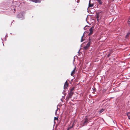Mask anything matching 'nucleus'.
Masks as SVG:
<instances>
[{"label": "nucleus", "mask_w": 130, "mask_h": 130, "mask_svg": "<svg viewBox=\"0 0 130 130\" xmlns=\"http://www.w3.org/2000/svg\"><path fill=\"white\" fill-rule=\"evenodd\" d=\"M73 125L72 126H71L70 127H69V129L73 127Z\"/></svg>", "instance_id": "4be33fe9"}, {"label": "nucleus", "mask_w": 130, "mask_h": 130, "mask_svg": "<svg viewBox=\"0 0 130 130\" xmlns=\"http://www.w3.org/2000/svg\"><path fill=\"white\" fill-rule=\"evenodd\" d=\"M73 92L70 91V92L68 93V95L67 96L68 98L69 99L71 98L72 96L73 95Z\"/></svg>", "instance_id": "423d86ee"}, {"label": "nucleus", "mask_w": 130, "mask_h": 130, "mask_svg": "<svg viewBox=\"0 0 130 130\" xmlns=\"http://www.w3.org/2000/svg\"><path fill=\"white\" fill-rule=\"evenodd\" d=\"M24 12H20L19 14H18L17 15V17H18L21 18H22L24 15Z\"/></svg>", "instance_id": "39448f33"}, {"label": "nucleus", "mask_w": 130, "mask_h": 130, "mask_svg": "<svg viewBox=\"0 0 130 130\" xmlns=\"http://www.w3.org/2000/svg\"><path fill=\"white\" fill-rule=\"evenodd\" d=\"M74 87H73L72 88H71L70 90V91L71 92H73V91L74 90Z\"/></svg>", "instance_id": "dca6fc26"}, {"label": "nucleus", "mask_w": 130, "mask_h": 130, "mask_svg": "<svg viewBox=\"0 0 130 130\" xmlns=\"http://www.w3.org/2000/svg\"><path fill=\"white\" fill-rule=\"evenodd\" d=\"M12 10L13 11V12L14 13H15V11L16 10L14 8L13 9H12Z\"/></svg>", "instance_id": "a211bd4d"}, {"label": "nucleus", "mask_w": 130, "mask_h": 130, "mask_svg": "<svg viewBox=\"0 0 130 130\" xmlns=\"http://www.w3.org/2000/svg\"><path fill=\"white\" fill-rule=\"evenodd\" d=\"M127 24L129 26H130V22L128 21Z\"/></svg>", "instance_id": "6ab92c4d"}, {"label": "nucleus", "mask_w": 130, "mask_h": 130, "mask_svg": "<svg viewBox=\"0 0 130 130\" xmlns=\"http://www.w3.org/2000/svg\"><path fill=\"white\" fill-rule=\"evenodd\" d=\"M87 9L89 13L92 14H93L95 11L94 9Z\"/></svg>", "instance_id": "20e7f679"}, {"label": "nucleus", "mask_w": 130, "mask_h": 130, "mask_svg": "<svg viewBox=\"0 0 130 130\" xmlns=\"http://www.w3.org/2000/svg\"><path fill=\"white\" fill-rule=\"evenodd\" d=\"M103 13L102 12H100L98 13H97L96 14V18L98 22H99V20L102 18L103 17Z\"/></svg>", "instance_id": "f03ea898"}, {"label": "nucleus", "mask_w": 130, "mask_h": 130, "mask_svg": "<svg viewBox=\"0 0 130 130\" xmlns=\"http://www.w3.org/2000/svg\"><path fill=\"white\" fill-rule=\"evenodd\" d=\"M30 1L36 3H40L41 1V0H30Z\"/></svg>", "instance_id": "1a4fd4ad"}, {"label": "nucleus", "mask_w": 130, "mask_h": 130, "mask_svg": "<svg viewBox=\"0 0 130 130\" xmlns=\"http://www.w3.org/2000/svg\"><path fill=\"white\" fill-rule=\"evenodd\" d=\"M128 22H130V18H129L128 20Z\"/></svg>", "instance_id": "5701e85b"}, {"label": "nucleus", "mask_w": 130, "mask_h": 130, "mask_svg": "<svg viewBox=\"0 0 130 130\" xmlns=\"http://www.w3.org/2000/svg\"><path fill=\"white\" fill-rule=\"evenodd\" d=\"M129 55H130V54H129Z\"/></svg>", "instance_id": "bb28decb"}, {"label": "nucleus", "mask_w": 130, "mask_h": 130, "mask_svg": "<svg viewBox=\"0 0 130 130\" xmlns=\"http://www.w3.org/2000/svg\"><path fill=\"white\" fill-rule=\"evenodd\" d=\"M94 27L93 26H92L89 29L90 33L89 34V35H91L92 34L93 30L94 29Z\"/></svg>", "instance_id": "0eeeda50"}, {"label": "nucleus", "mask_w": 130, "mask_h": 130, "mask_svg": "<svg viewBox=\"0 0 130 130\" xmlns=\"http://www.w3.org/2000/svg\"><path fill=\"white\" fill-rule=\"evenodd\" d=\"M113 6H112L113 7V8H115L116 7V5L115 4H113L112 5Z\"/></svg>", "instance_id": "f3484780"}, {"label": "nucleus", "mask_w": 130, "mask_h": 130, "mask_svg": "<svg viewBox=\"0 0 130 130\" xmlns=\"http://www.w3.org/2000/svg\"><path fill=\"white\" fill-rule=\"evenodd\" d=\"M76 69V67H75V68H74V69L72 71V72L71 73V75L72 76H73L74 74L75 73V69Z\"/></svg>", "instance_id": "f8f14e48"}, {"label": "nucleus", "mask_w": 130, "mask_h": 130, "mask_svg": "<svg viewBox=\"0 0 130 130\" xmlns=\"http://www.w3.org/2000/svg\"><path fill=\"white\" fill-rule=\"evenodd\" d=\"M90 43L89 42L88 43L86 46L84 47V49L85 50H86L87 49L88 47L90 46Z\"/></svg>", "instance_id": "9d476101"}, {"label": "nucleus", "mask_w": 130, "mask_h": 130, "mask_svg": "<svg viewBox=\"0 0 130 130\" xmlns=\"http://www.w3.org/2000/svg\"><path fill=\"white\" fill-rule=\"evenodd\" d=\"M96 0L97 1L98 3H99L100 5H101L102 4V2L101 0Z\"/></svg>", "instance_id": "4468645a"}, {"label": "nucleus", "mask_w": 130, "mask_h": 130, "mask_svg": "<svg viewBox=\"0 0 130 130\" xmlns=\"http://www.w3.org/2000/svg\"><path fill=\"white\" fill-rule=\"evenodd\" d=\"M68 87V84L67 81L65 83L64 85V89H65L66 88L67 89V87Z\"/></svg>", "instance_id": "9b49d317"}, {"label": "nucleus", "mask_w": 130, "mask_h": 130, "mask_svg": "<svg viewBox=\"0 0 130 130\" xmlns=\"http://www.w3.org/2000/svg\"><path fill=\"white\" fill-rule=\"evenodd\" d=\"M57 109L56 110V112H55V114H56V113H57Z\"/></svg>", "instance_id": "b1692460"}, {"label": "nucleus", "mask_w": 130, "mask_h": 130, "mask_svg": "<svg viewBox=\"0 0 130 130\" xmlns=\"http://www.w3.org/2000/svg\"><path fill=\"white\" fill-rule=\"evenodd\" d=\"M83 36L82 37V39L81 40V42H82L83 41Z\"/></svg>", "instance_id": "412c9836"}, {"label": "nucleus", "mask_w": 130, "mask_h": 130, "mask_svg": "<svg viewBox=\"0 0 130 130\" xmlns=\"http://www.w3.org/2000/svg\"><path fill=\"white\" fill-rule=\"evenodd\" d=\"M89 120L88 118V116H86L84 120L83 124L84 125L87 124L88 121Z\"/></svg>", "instance_id": "7ed1b4c3"}, {"label": "nucleus", "mask_w": 130, "mask_h": 130, "mask_svg": "<svg viewBox=\"0 0 130 130\" xmlns=\"http://www.w3.org/2000/svg\"><path fill=\"white\" fill-rule=\"evenodd\" d=\"M58 119V118H57L55 117L54 118V120H56Z\"/></svg>", "instance_id": "aec40b11"}, {"label": "nucleus", "mask_w": 130, "mask_h": 130, "mask_svg": "<svg viewBox=\"0 0 130 130\" xmlns=\"http://www.w3.org/2000/svg\"><path fill=\"white\" fill-rule=\"evenodd\" d=\"M17 3V1H14V0H13V1H11L10 2L8 3L7 5L8 7L10 8H14L17 7L14 4H15Z\"/></svg>", "instance_id": "f257e3e1"}, {"label": "nucleus", "mask_w": 130, "mask_h": 130, "mask_svg": "<svg viewBox=\"0 0 130 130\" xmlns=\"http://www.w3.org/2000/svg\"><path fill=\"white\" fill-rule=\"evenodd\" d=\"M69 128H68V129L67 130H70L69 129Z\"/></svg>", "instance_id": "393cba45"}, {"label": "nucleus", "mask_w": 130, "mask_h": 130, "mask_svg": "<svg viewBox=\"0 0 130 130\" xmlns=\"http://www.w3.org/2000/svg\"><path fill=\"white\" fill-rule=\"evenodd\" d=\"M104 110V109H101L99 112V113H102L103 111Z\"/></svg>", "instance_id": "2eb2a0df"}, {"label": "nucleus", "mask_w": 130, "mask_h": 130, "mask_svg": "<svg viewBox=\"0 0 130 130\" xmlns=\"http://www.w3.org/2000/svg\"><path fill=\"white\" fill-rule=\"evenodd\" d=\"M91 0H90L89 3V6L87 8H89V7H92L93 6V3H92L91 2Z\"/></svg>", "instance_id": "6e6552de"}, {"label": "nucleus", "mask_w": 130, "mask_h": 130, "mask_svg": "<svg viewBox=\"0 0 130 130\" xmlns=\"http://www.w3.org/2000/svg\"><path fill=\"white\" fill-rule=\"evenodd\" d=\"M126 115L127 116L128 119H130V112H128L126 113Z\"/></svg>", "instance_id": "ddd939ff"}, {"label": "nucleus", "mask_w": 130, "mask_h": 130, "mask_svg": "<svg viewBox=\"0 0 130 130\" xmlns=\"http://www.w3.org/2000/svg\"><path fill=\"white\" fill-rule=\"evenodd\" d=\"M79 2H77V3H78Z\"/></svg>", "instance_id": "a878e982"}]
</instances>
